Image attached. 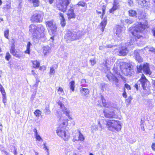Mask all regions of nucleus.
Listing matches in <instances>:
<instances>
[{"label": "nucleus", "instance_id": "14", "mask_svg": "<svg viewBox=\"0 0 155 155\" xmlns=\"http://www.w3.org/2000/svg\"><path fill=\"white\" fill-rule=\"evenodd\" d=\"M46 25L48 29L50 30L52 34H54L56 31L57 27L53 20L46 21Z\"/></svg>", "mask_w": 155, "mask_h": 155}, {"label": "nucleus", "instance_id": "19", "mask_svg": "<svg viewBox=\"0 0 155 155\" xmlns=\"http://www.w3.org/2000/svg\"><path fill=\"white\" fill-rule=\"evenodd\" d=\"M59 18L60 20V24L62 27H64L66 25V21L64 16V14L61 13H59Z\"/></svg>", "mask_w": 155, "mask_h": 155}, {"label": "nucleus", "instance_id": "46", "mask_svg": "<svg viewBox=\"0 0 155 155\" xmlns=\"http://www.w3.org/2000/svg\"><path fill=\"white\" fill-rule=\"evenodd\" d=\"M55 71L53 67H51L50 68V74L51 75H54L55 73Z\"/></svg>", "mask_w": 155, "mask_h": 155}, {"label": "nucleus", "instance_id": "40", "mask_svg": "<svg viewBox=\"0 0 155 155\" xmlns=\"http://www.w3.org/2000/svg\"><path fill=\"white\" fill-rule=\"evenodd\" d=\"M9 33V30L7 29L4 31V35L5 37L6 38L8 39V36Z\"/></svg>", "mask_w": 155, "mask_h": 155}, {"label": "nucleus", "instance_id": "32", "mask_svg": "<svg viewBox=\"0 0 155 155\" xmlns=\"http://www.w3.org/2000/svg\"><path fill=\"white\" fill-rule=\"evenodd\" d=\"M129 15L130 16L135 17L136 16L137 14L136 12L133 10H130L128 11Z\"/></svg>", "mask_w": 155, "mask_h": 155}, {"label": "nucleus", "instance_id": "51", "mask_svg": "<svg viewBox=\"0 0 155 155\" xmlns=\"http://www.w3.org/2000/svg\"><path fill=\"white\" fill-rule=\"evenodd\" d=\"M45 38H40L39 39H34L33 38V40H34V41H35V40H36V41H38V40H39V39H41V41H45L46 40V38L45 37Z\"/></svg>", "mask_w": 155, "mask_h": 155}, {"label": "nucleus", "instance_id": "50", "mask_svg": "<svg viewBox=\"0 0 155 155\" xmlns=\"http://www.w3.org/2000/svg\"><path fill=\"white\" fill-rule=\"evenodd\" d=\"M124 87L128 90H130L131 89V87L130 85L127 84H124Z\"/></svg>", "mask_w": 155, "mask_h": 155}, {"label": "nucleus", "instance_id": "20", "mask_svg": "<svg viewBox=\"0 0 155 155\" xmlns=\"http://www.w3.org/2000/svg\"><path fill=\"white\" fill-rule=\"evenodd\" d=\"M118 3L117 0H114L112 8L110 10V13H113V12L117 9L118 7Z\"/></svg>", "mask_w": 155, "mask_h": 155}, {"label": "nucleus", "instance_id": "62", "mask_svg": "<svg viewBox=\"0 0 155 155\" xmlns=\"http://www.w3.org/2000/svg\"><path fill=\"white\" fill-rule=\"evenodd\" d=\"M152 11L155 13V5H153L152 8Z\"/></svg>", "mask_w": 155, "mask_h": 155}, {"label": "nucleus", "instance_id": "28", "mask_svg": "<svg viewBox=\"0 0 155 155\" xmlns=\"http://www.w3.org/2000/svg\"><path fill=\"white\" fill-rule=\"evenodd\" d=\"M29 2L33 4L34 7L38 6L39 5V1L38 0H28Z\"/></svg>", "mask_w": 155, "mask_h": 155}, {"label": "nucleus", "instance_id": "43", "mask_svg": "<svg viewBox=\"0 0 155 155\" xmlns=\"http://www.w3.org/2000/svg\"><path fill=\"white\" fill-rule=\"evenodd\" d=\"M86 83V82L85 79H82L81 81V86L82 87H86L87 84H85Z\"/></svg>", "mask_w": 155, "mask_h": 155}, {"label": "nucleus", "instance_id": "39", "mask_svg": "<svg viewBox=\"0 0 155 155\" xmlns=\"http://www.w3.org/2000/svg\"><path fill=\"white\" fill-rule=\"evenodd\" d=\"M11 148H13V150H12V149H11V152H13L14 155H17L18 154V153L17 152V148L14 146H12V147H11Z\"/></svg>", "mask_w": 155, "mask_h": 155}, {"label": "nucleus", "instance_id": "48", "mask_svg": "<svg viewBox=\"0 0 155 155\" xmlns=\"http://www.w3.org/2000/svg\"><path fill=\"white\" fill-rule=\"evenodd\" d=\"M11 57V55L8 52L6 54V55L5 56V59L6 60L9 61Z\"/></svg>", "mask_w": 155, "mask_h": 155}, {"label": "nucleus", "instance_id": "21", "mask_svg": "<svg viewBox=\"0 0 155 155\" xmlns=\"http://www.w3.org/2000/svg\"><path fill=\"white\" fill-rule=\"evenodd\" d=\"M43 52L45 56L48 55L51 52V49L48 46L44 47L43 48Z\"/></svg>", "mask_w": 155, "mask_h": 155}, {"label": "nucleus", "instance_id": "54", "mask_svg": "<svg viewBox=\"0 0 155 155\" xmlns=\"http://www.w3.org/2000/svg\"><path fill=\"white\" fill-rule=\"evenodd\" d=\"M43 145H44L43 148L45 149V150L46 151L49 150L47 148V147L46 146V143H44L43 144Z\"/></svg>", "mask_w": 155, "mask_h": 155}, {"label": "nucleus", "instance_id": "64", "mask_svg": "<svg viewBox=\"0 0 155 155\" xmlns=\"http://www.w3.org/2000/svg\"><path fill=\"white\" fill-rule=\"evenodd\" d=\"M31 74H32L35 76L36 75V73H35V71L34 70H32L31 71Z\"/></svg>", "mask_w": 155, "mask_h": 155}, {"label": "nucleus", "instance_id": "56", "mask_svg": "<svg viewBox=\"0 0 155 155\" xmlns=\"http://www.w3.org/2000/svg\"><path fill=\"white\" fill-rule=\"evenodd\" d=\"M33 131L34 132L35 136L38 134V133L37 132V130L36 128H35L34 129Z\"/></svg>", "mask_w": 155, "mask_h": 155}, {"label": "nucleus", "instance_id": "38", "mask_svg": "<svg viewBox=\"0 0 155 155\" xmlns=\"http://www.w3.org/2000/svg\"><path fill=\"white\" fill-rule=\"evenodd\" d=\"M2 101L5 105V103H6L7 102V98L6 93L5 92L4 93H2Z\"/></svg>", "mask_w": 155, "mask_h": 155}, {"label": "nucleus", "instance_id": "35", "mask_svg": "<svg viewBox=\"0 0 155 155\" xmlns=\"http://www.w3.org/2000/svg\"><path fill=\"white\" fill-rule=\"evenodd\" d=\"M33 64V67L34 68H38L39 67L40 65V62L37 60L33 61L32 62Z\"/></svg>", "mask_w": 155, "mask_h": 155}, {"label": "nucleus", "instance_id": "9", "mask_svg": "<svg viewBox=\"0 0 155 155\" xmlns=\"http://www.w3.org/2000/svg\"><path fill=\"white\" fill-rule=\"evenodd\" d=\"M137 72L138 73L141 72L143 71L146 74L150 75L151 74V72L150 71L149 68V64L147 63H144L143 64H140L137 65Z\"/></svg>", "mask_w": 155, "mask_h": 155}, {"label": "nucleus", "instance_id": "15", "mask_svg": "<svg viewBox=\"0 0 155 155\" xmlns=\"http://www.w3.org/2000/svg\"><path fill=\"white\" fill-rule=\"evenodd\" d=\"M58 104L60 106V108L61 109L62 111L63 112L64 114H65L69 119H71L69 114L70 111L69 109H68L65 106L62 102L60 101L57 102Z\"/></svg>", "mask_w": 155, "mask_h": 155}, {"label": "nucleus", "instance_id": "26", "mask_svg": "<svg viewBox=\"0 0 155 155\" xmlns=\"http://www.w3.org/2000/svg\"><path fill=\"white\" fill-rule=\"evenodd\" d=\"M76 132L78 134V141L80 140L81 141H83L85 138L83 135L82 134L79 130H76Z\"/></svg>", "mask_w": 155, "mask_h": 155}, {"label": "nucleus", "instance_id": "30", "mask_svg": "<svg viewBox=\"0 0 155 155\" xmlns=\"http://www.w3.org/2000/svg\"><path fill=\"white\" fill-rule=\"evenodd\" d=\"M75 84L74 81H71L69 83L70 88L73 92L74 91Z\"/></svg>", "mask_w": 155, "mask_h": 155}, {"label": "nucleus", "instance_id": "57", "mask_svg": "<svg viewBox=\"0 0 155 155\" xmlns=\"http://www.w3.org/2000/svg\"><path fill=\"white\" fill-rule=\"evenodd\" d=\"M152 149L155 150V143H153L151 146Z\"/></svg>", "mask_w": 155, "mask_h": 155}, {"label": "nucleus", "instance_id": "18", "mask_svg": "<svg viewBox=\"0 0 155 155\" xmlns=\"http://www.w3.org/2000/svg\"><path fill=\"white\" fill-rule=\"evenodd\" d=\"M101 98L102 101V104L104 107L112 109L114 107L112 106V104L111 103H106L105 99L104 98L103 96L101 95Z\"/></svg>", "mask_w": 155, "mask_h": 155}, {"label": "nucleus", "instance_id": "12", "mask_svg": "<svg viewBox=\"0 0 155 155\" xmlns=\"http://www.w3.org/2000/svg\"><path fill=\"white\" fill-rule=\"evenodd\" d=\"M106 76L110 81H112L117 87L120 88V85L118 83V80L115 76L109 72L107 74Z\"/></svg>", "mask_w": 155, "mask_h": 155}, {"label": "nucleus", "instance_id": "6", "mask_svg": "<svg viewBox=\"0 0 155 155\" xmlns=\"http://www.w3.org/2000/svg\"><path fill=\"white\" fill-rule=\"evenodd\" d=\"M82 36L81 32L80 31L76 32L68 30L64 36V39L67 42L79 39Z\"/></svg>", "mask_w": 155, "mask_h": 155}, {"label": "nucleus", "instance_id": "3", "mask_svg": "<svg viewBox=\"0 0 155 155\" xmlns=\"http://www.w3.org/2000/svg\"><path fill=\"white\" fill-rule=\"evenodd\" d=\"M68 119L65 120L62 122V124L60 125L56 130L57 135L65 141H67L69 138L68 132L65 130V128L68 124H71L68 122Z\"/></svg>", "mask_w": 155, "mask_h": 155}, {"label": "nucleus", "instance_id": "42", "mask_svg": "<svg viewBox=\"0 0 155 155\" xmlns=\"http://www.w3.org/2000/svg\"><path fill=\"white\" fill-rule=\"evenodd\" d=\"M90 62L91 64V65L93 66L96 63V61L94 59L92 58L90 60Z\"/></svg>", "mask_w": 155, "mask_h": 155}, {"label": "nucleus", "instance_id": "49", "mask_svg": "<svg viewBox=\"0 0 155 155\" xmlns=\"http://www.w3.org/2000/svg\"><path fill=\"white\" fill-rule=\"evenodd\" d=\"M0 91L1 93H4L5 92V89L2 85H0Z\"/></svg>", "mask_w": 155, "mask_h": 155}, {"label": "nucleus", "instance_id": "63", "mask_svg": "<svg viewBox=\"0 0 155 155\" xmlns=\"http://www.w3.org/2000/svg\"><path fill=\"white\" fill-rule=\"evenodd\" d=\"M82 146H81V145H79V146L77 147V148L78 150H80L82 149Z\"/></svg>", "mask_w": 155, "mask_h": 155}, {"label": "nucleus", "instance_id": "11", "mask_svg": "<svg viewBox=\"0 0 155 155\" xmlns=\"http://www.w3.org/2000/svg\"><path fill=\"white\" fill-rule=\"evenodd\" d=\"M43 13L41 12H38L34 13L31 17V20L35 22H41L43 19Z\"/></svg>", "mask_w": 155, "mask_h": 155}, {"label": "nucleus", "instance_id": "2", "mask_svg": "<svg viewBox=\"0 0 155 155\" xmlns=\"http://www.w3.org/2000/svg\"><path fill=\"white\" fill-rule=\"evenodd\" d=\"M29 31L32 34L34 39L45 38V28L42 25L37 26L31 24L29 27Z\"/></svg>", "mask_w": 155, "mask_h": 155}, {"label": "nucleus", "instance_id": "61", "mask_svg": "<svg viewBox=\"0 0 155 155\" xmlns=\"http://www.w3.org/2000/svg\"><path fill=\"white\" fill-rule=\"evenodd\" d=\"M150 51L155 52V49L153 48H150Z\"/></svg>", "mask_w": 155, "mask_h": 155}, {"label": "nucleus", "instance_id": "22", "mask_svg": "<svg viewBox=\"0 0 155 155\" xmlns=\"http://www.w3.org/2000/svg\"><path fill=\"white\" fill-rule=\"evenodd\" d=\"M134 55L135 57L136 60L139 62H141L143 61V59L140 55L138 50L134 51Z\"/></svg>", "mask_w": 155, "mask_h": 155}, {"label": "nucleus", "instance_id": "37", "mask_svg": "<svg viewBox=\"0 0 155 155\" xmlns=\"http://www.w3.org/2000/svg\"><path fill=\"white\" fill-rule=\"evenodd\" d=\"M44 112L45 115H48L50 113L51 111L50 110L49 106L45 107V109L44 110Z\"/></svg>", "mask_w": 155, "mask_h": 155}, {"label": "nucleus", "instance_id": "34", "mask_svg": "<svg viewBox=\"0 0 155 155\" xmlns=\"http://www.w3.org/2000/svg\"><path fill=\"white\" fill-rule=\"evenodd\" d=\"M11 53L14 56L16 57H17L18 55L17 54L15 51V48L14 46H12L10 50Z\"/></svg>", "mask_w": 155, "mask_h": 155}, {"label": "nucleus", "instance_id": "31", "mask_svg": "<svg viewBox=\"0 0 155 155\" xmlns=\"http://www.w3.org/2000/svg\"><path fill=\"white\" fill-rule=\"evenodd\" d=\"M140 3L142 6H149V2L145 0L140 1V3Z\"/></svg>", "mask_w": 155, "mask_h": 155}, {"label": "nucleus", "instance_id": "5", "mask_svg": "<svg viewBox=\"0 0 155 155\" xmlns=\"http://www.w3.org/2000/svg\"><path fill=\"white\" fill-rule=\"evenodd\" d=\"M147 81L145 76L142 74L141 78L134 85V87L137 90L138 89V87H140L141 85L144 90V93L146 96H147L150 94V89L148 87H146V83Z\"/></svg>", "mask_w": 155, "mask_h": 155}, {"label": "nucleus", "instance_id": "7", "mask_svg": "<svg viewBox=\"0 0 155 155\" xmlns=\"http://www.w3.org/2000/svg\"><path fill=\"white\" fill-rule=\"evenodd\" d=\"M70 0H59V2L57 5V8L58 9L63 12H65L67 8V6L70 3ZM54 0H48V1L50 4L53 3Z\"/></svg>", "mask_w": 155, "mask_h": 155}, {"label": "nucleus", "instance_id": "27", "mask_svg": "<svg viewBox=\"0 0 155 155\" xmlns=\"http://www.w3.org/2000/svg\"><path fill=\"white\" fill-rule=\"evenodd\" d=\"M78 134L76 132V130L72 134V136L73 138L72 139V141L75 142L76 141H78Z\"/></svg>", "mask_w": 155, "mask_h": 155}, {"label": "nucleus", "instance_id": "47", "mask_svg": "<svg viewBox=\"0 0 155 155\" xmlns=\"http://www.w3.org/2000/svg\"><path fill=\"white\" fill-rule=\"evenodd\" d=\"M86 4L83 1H81L79 2L78 4V5L82 7H84L85 5Z\"/></svg>", "mask_w": 155, "mask_h": 155}, {"label": "nucleus", "instance_id": "25", "mask_svg": "<svg viewBox=\"0 0 155 155\" xmlns=\"http://www.w3.org/2000/svg\"><path fill=\"white\" fill-rule=\"evenodd\" d=\"M107 24V19L106 18H104L100 23V25L101 26V31L103 32L105 28V27Z\"/></svg>", "mask_w": 155, "mask_h": 155}, {"label": "nucleus", "instance_id": "23", "mask_svg": "<svg viewBox=\"0 0 155 155\" xmlns=\"http://www.w3.org/2000/svg\"><path fill=\"white\" fill-rule=\"evenodd\" d=\"M80 90L81 93L84 95H86L89 93V90L87 88L81 87Z\"/></svg>", "mask_w": 155, "mask_h": 155}, {"label": "nucleus", "instance_id": "1", "mask_svg": "<svg viewBox=\"0 0 155 155\" xmlns=\"http://www.w3.org/2000/svg\"><path fill=\"white\" fill-rule=\"evenodd\" d=\"M146 17L144 13L141 14L138 18L139 20H143L144 21L143 23L142 22H136L128 29L129 31L134 36L136 40L143 37V31L148 25V22L146 20Z\"/></svg>", "mask_w": 155, "mask_h": 155}, {"label": "nucleus", "instance_id": "36", "mask_svg": "<svg viewBox=\"0 0 155 155\" xmlns=\"http://www.w3.org/2000/svg\"><path fill=\"white\" fill-rule=\"evenodd\" d=\"M34 114L37 117H38L41 115V112L39 110L37 109L34 112Z\"/></svg>", "mask_w": 155, "mask_h": 155}, {"label": "nucleus", "instance_id": "41", "mask_svg": "<svg viewBox=\"0 0 155 155\" xmlns=\"http://www.w3.org/2000/svg\"><path fill=\"white\" fill-rule=\"evenodd\" d=\"M58 93L59 94L63 95L64 94L63 89L61 87H59L58 90Z\"/></svg>", "mask_w": 155, "mask_h": 155}, {"label": "nucleus", "instance_id": "13", "mask_svg": "<svg viewBox=\"0 0 155 155\" xmlns=\"http://www.w3.org/2000/svg\"><path fill=\"white\" fill-rule=\"evenodd\" d=\"M128 47L126 45L121 44L117 49L118 54L120 56H124L128 53Z\"/></svg>", "mask_w": 155, "mask_h": 155}, {"label": "nucleus", "instance_id": "55", "mask_svg": "<svg viewBox=\"0 0 155 155\" xmlns=\"http://www.w3.org/2000/svg\"><path fill=\"white\" fill-rule=\"evenodd\" d=\"M122 96L123 97L125 98H126L127 97V93L125 91H124L123 93L122 94Z\"/></svg>", "mask_w": 155, "mask_h": 155}, {"label": "nucleus", "instance_id": "52", "mask_svg": "<svg viewBox=\"0 0 155 155\" xmlns=\"http://www.w3.org/2000/svg\"><path fill=\"white\" fill-rule=\"evenodd\" d=\"M117 46V45H108L105 46V47L106 48H111L114 47H115L116 46Z\"/></svg>", "mask_w": 155, "mask_h": 155}, {"label": "nucleus", "instance_id": "44", "mask_svg": "<svg viewBox=\"0 0 155 155\" xmlns=\"http://www.w3.org/2000/svg\"><path fill=\"white\" fill-rule=\"evenodd\" d=\"M35 138L39 142L42 141L43 140L41 138L40 136L38 134L35 136Z\"/></svg>", "mask_w": 155, "mask_h": 155}, {"label": "nucleus", "instance_id": "53", "mask_svg": "<svg viewBox=\"0 0 155 155\" xmlns=\"http://www.w3.org/2000/svg\"><path fill=\"white\" fill-rule=\"evenodd\" d=\"M11 4H8V5H6L5 7H4V8L7 9H8L11 8Z\"/></svg>", "mask_w": 155, "mask_h": 155}, {"label": "nucleus", "instance_id": "59", "mask_svg": "<svg viewBox=\"0 0 155 155\" xmlns=\"http://www.w3.org/2000/svg\"><path fill=\"white\" fill-rule=\"evenodd\" d=\"M128 2L130 5L131 6L132 5L133 2L131 0H128Z\"/></svg>", "mask_w": 155, "mask_h": 155}, {"label": "nucleus", "instance_id": "60", "mask_svg": "<svg viewBox=\"0 0 155 155\" xmlns=\"http://www.w3.org/2000/svg\"><path fill=\"white\" fill-rule=\"evenodd\" d=\"M105 48H106V47H105V46H100L99 47V49L101 50H103Z\"/></svg>", "mask_w": 155, "mask_h": 155}, {"label": "nucleus", "instance_id": "16", "mask_svg": "<svg viewBox=\"0 0 155 155\" xmlns=\"http://www.w3.org/2000/svg\"><path fill=\"white\" fill-rule=\"evenodd\" d=\"M103 112L105 117L106 118H117L118 117L116 111L114 110L107 111L104 110Z\"/></svg>", "mask_w": 155, "mask_h": 155}, {"label": "nucleus", "instance_id": "45", "mask_svg": "<svg viewBox=\"0 0 155 155\" xmlns=\"http://www.w3.org/2000/svg\"><path fill=\"white\" fill-rule=\"evenodd\" d=\"M125 22L127 24H129L132 23L133 22V21L132 19H127L125 20Z\"/></svg>", "mask_w": 155, "mask_h": 155}, {"label": "nucleus", "instance_id": "58", "mask_svg": "<svg viewBox=\"0 0 155 155\" xmlns=\"http://www.w3.org/2000/svg\"><path fill=\"white\" fill-rule=\"evenodd\" d=\"M105 86V84L104 83H102L101 84V89L103 91H104V87Z\"/></svg>", "mask_w": 155, "mask_h": 155}, {"label": "nucleus", "instance_id": "10", "mask_svg": "<svg viewBox=\"0 0 155 155\" xmlns=\"http://www.w3.org/2000/svg\"><path fill=\"white\" fill-rule=\"evenodd\" d=\"M114 61V58H108L106 60L105 64H102L101 65V67H102V69L104 70V71L105 73L109 72L110 70V67L108 65H112Z\"/></svg>", "mask_w": 155, "mask_h": 155}, {"label": "nucleus", "instance_id": "33", "mask_svg": "<svg viewBox=\"0 0 155 155\" xmlns=\"http://www.w3.org/2000/svg\"><path fill=\"white\" fill-rule=\"evenodd\" d=\"M106 9V7L104 6L102 8V12L101 11H97L98 14H101L102 13V15L100 16L101 18L102 19L103 15L105 14V10Z\"/></svg>", "mask_w": 155, "mask_h": 155}, {"label": "nucleus", "instance_id": "24", "mask_svg": "<svg viewBox=\"0 0 155 155\" xmlns=\"http://www.w3.org/2000/svg\"><path fill=\"white\" fill-rule=\"evenodd\" d=\"M121 28L119 25H117L116 27V34L118 37L120 38H121Z\"/></svg>", "mask_w": 155, "mask_h": 155}, {"label": "nucleus", "instance_id": "4", "mask_svg": "<svg viewBox=\"0 0 155 155\" xmlns=\"http://www.w3.org/2000/svg\"><path fill=\"white\" fill-rule=\"evenodd\" d=\"M106 127L108 129L112 132H118L121 129L120 121L114 120H108L106 121Z\"/></svg>", "mask_w": 155, "mask_h": 155}, {"label": "nucleus", "instance_id": "8", "mask_svg": "<svg viewBox=\"0 0 155 155\" xmlns=\"http://www.w3.org/2000/svg\"><path fill=\"white\" fill-rule=\"evenodd\" d=\"M122 72L125 75L131 76L133 72L132 65L129 63H124L120 66Z\"/></svg>", "mask_w": 155, "mask_h": 155}, {"label": "nucleus", "instance_id": "29", "mask_svg": "<svg viewBox=\"0 0 155 155\" xmlns=\"http://www.w3.org/2000/svg\"><path fill=\"white\" fill-rule=\"evenodd\" d=\"M31 44L30 42H28L27 44V48L26 50L25 51V53L26 54H30V48Z\"/></svg>", "mask_w": 155, "mask_h": 155}, {"label": "nucleus", "instance_id": "17", "mask_svg": "<svg viewBox=\"0 0 155 155\" xmlns=\"http://www.w3.org/2000/svg\"><path fill=\"white\" fill-rule=\"evenodd\" d=\"M68 10L67 13V15L68 17V19L70 20L71 18H74L75 17V15L74 12V7L73 5H70V7H68Z\"/></svg>", "mask_w": 155, "mask_h": 155}]
</instances>
